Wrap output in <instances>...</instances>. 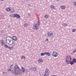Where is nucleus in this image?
Instances as JSON below:
<instances>
[{
    "mask_svg": "<svg viewBox=\"0 0 76 76\" xmlns=\"http://www.w3.org/2000/svg\"><path fill=\"white\" fill-rule=\"evenodd\" d=\"M15 70V71H16V69H19L20 70V69L19 68V66H18V65H16L15 66V67H14Z\"/></svg>",
    "mask_w": 76,
    "mask_h": 76,
    "instance_id": "obj_7",
    "label": "nucleus"
},
{
    "mask_svg": "<svg viewBox=\"0 0 76 76\" xmlns=\"http://www.w3.org/2000/svg\"><path fill=\"white\" fill-rule=\"evenodd\" d=\"M12 66V65H11V66Z\"/></svg>",
    "mask_w": 76,
    "mask_h": 76,
    "instance_id": "obj_37",
    "label": "nucleus"
},
{
    "mask_svg": "<svg viewBox=\"0 0 76 76\" xmlns=\"http://www.w3.org/2000/svg\"><path fill=\"white\" fill-rule=\"evenodd\" d=\"M50 7L51 9H55V7L53 5H51L50 6Z\"/></svg>",
    "mask_w": 76,
    "mask_h": 76,
    "instance_id": "obj_15",
    "label": "nucleus"
},
{
    "mask_svg": "<svg viewBox=\"0 0 76 76\" xmlns=\"http://www.w3.org/2000/svg\"><path fill=\"white\" fill-rule=\"evenodd\" d=\"M76 52V49H75V50H73V53H75V52Z\"/></svg>",
    "mask_w": 76,
    "mask_h": 76,
    "instance_id": "obj_29",
    "label": "nucleus"
},
{
    "mask_svg": "<svg viewBox=\"0 0 76 76\" xmlns=\"http://www.w3.org/2000/svg\"><path fill=\"white\" fill-rule=\"evenodd\" d=\"M75 6H76V2H75Z\"/></svg>",
    "mask_w": 76,
    "mask_h": 76,
    "instance_id": "obj_31",
    "label": "nucleus"
},
{
    "mask_svg": "<svg viewBox=\"0 0 76 76\" xmlns=\"http://www.w3.org/2000/svg\"><path fill=\"white\" fill-rule=\"evenodd\" d=\"M48 41V38L46 39V41Z\"/></svg>",
    "mask_w": 76,
    "mask_h": 76,
    "instance_id": "obj_30",
    "label": "nucleus"
},
{
    "mask_svg": "<svg viewBox=\"0 0 76 76\" xmlns=\"http://www.w3.org/2000/svg\"><path fill=\"white\" fill-rule=\"evenodd\" d=\"M51 76H56L55 75H52Z\"/></svg>",
    "mask_w": 76,
    "mask_h": 76,
    "instance_id": "obj_34",
    "label": "nucleus"
},
{
    "mask_svg": "<svg viewBox=\"0 0 76 76\" xmlns=\"http://www.w3.org/2000/svg\"><path fill=\"white\" fill-rule=\"evenodd\" d=\"M45 54H47L48 56H51V54L49 52H45Z\"/></svg>",
    "mask_w": 76,
    "mask_h": 76,
    "instance_id": "obj_13",
    "label": "nucleus"
},
{
    "mask_svg": "<svg viewBox=\"0 0 76 76\" xmlns=\"http://www.w3.org/2000/svg\"><path fill=\"white\" fill-rule=\"evenodd\" d=\"M57 1H59L60 0H56Z\"/></svg>",
    "mask_w": 76,
    "mask_h": 76,
    "instance_id": "obj_33",
    "label": "nucleus"
},
{
    "mask_svg": "<svg viewBox=\"0 0 76 76\" xmlns=\"http://www.w3.org/2000/svg\"><path fill=\"white\" fill-rule=\"evenodd\" d=\"M1 45H2V46H3L4 45V41L3 40H1Z\"/></svg>",
    "mask_w": 76,
    "mask_h": 76,
    "instance_id": "obj_6",
    "label": "nucleus"
},
{
    "mask_svg": "<svg viewBox=\"0 0 76 76\" xmlns=\"http://www.w3.org/2000/svg\"><path fill=\"white\" fill-rule=\"evenodd\" d=\"M6 42L7 43V44H10V45H12V44H13L14 45H13L12 47H8V49H10V50H12V49H13V48H14V47H15V46L16 45V42H13V40H11L10 39H7L6 40Z\"/></svg>",
    "mask_w": 76,
    "mask_h": 76,
    "instance_id": "obj_1",
    "label": "nucleus"
},
{
    "mask_svg": "<svg viewBox=\"0 0 76 76\" xmlns=\"http://www.w3.org/2000/svg\"><path fill=\"white\" fill-rule=\"evenodd\" d=\"M4 47L5 48H8V46H7V45H4Z\"/></svg>",
    "mask_w": 76,
    "mask_h": 76,
    "instance_id": "obj_24",
    "label": "nucleus"
},
{
    "mask_svg": "<svg viewBox=\"0 0 76 76\" xmlns=\"http://www.w3.org/2000/svg\"><path fill=\"white\" fill-rule=\"evenodd\" d=\"M11 17H13L14 18H20V15H18L17 14H12L10 15Z\"/></svg>",
    "mask_w": 76,
    "mask_h": 76,
    "instance_id": "obj_3",
    "label": "nucleus"
},
{
    "mask_svg": "<svg viewBox=\"0 0 76 76\" xmlns=\"http://www.w3.org/2000/svg\"><path fill=\"white\" fill-rule=\"evenodd\" d=\"M76 29H73L72 30V32H75V31H76Z\"/></svg>",
    "mask_w": 76,
    "mask_h": 76,
    "instance_id": "obj_28",
    "label": "nucleus"
},
{
    "mask_svg": "<svg viewBox=\"0 0 76 76\" xmlns=\"http://www.w3.org/2000/svg\"><path fill=\"white\" fill-rule=\"evenodd\" d=\"M1 0V1H3L4 0Z\"/></svg>",
    "mask_w": 76,
    "mask_h": 76,
    "instance_id": "obj_35",
    "label": "nucleus"
},
{
    "mask_svg": "<svg viewBox=\"0 0 76 76\" xmlns=\"http://www.w3.org/2000/svg\"><path fill=\"white\" fill-rule=\"evenodd\" d=\"M72 60V57L70 56H68L66 58V63L69 64V62L71 61Z\"/></svg>",
    "mask_w": 76,
    "mask_h": 76,
    "instance_id": "obj_2",
    "label": "nucleus"
},
{
    "mask_svg": "<svg viewBox=\"0 0 76 76\" xmlns=\"http://www.w3.org/2000/svg\"><path fill=\"white\" fill-rule=\"evenodd\" d=\"M63 25L64 26H67V24L66 23H64L63 24Z\"/></svg>",
    "mask_w": 76,
    "mask_h": 76,
    "instance_id": "obj_23",
    "label": "nucleus"
},
{
    "mask_svg": "<svg viewBox=\"0 0 76 76\" xmlns=\"http://www.w3.org/2000/svg\"><path fill=\"white\" fill-rule=\"evenodd\" d=\"M61 8L62 9H66V7L64 6H61Z\"/></svg>",
    "mask_w": 76,
    "mask_h": 76,
    "instance_id": "obj_17",
    "label": "nucleus"
},
{
    "mask_svg": "<svg viewBox=\"0 0 76 76\" xmlns=\"http://www.w3.org/2000/svg\"><path fill=\"white\" fill-rule=\"evenodd\" d=\"M24 26H25V27H27V26H28V25L26 24V23H25L24 24Z\"/></svg>",
    "mask_w": 76,
    "mask_h": 76,
    "instance_id": "obj_25",
    "label": "nucleus"
},
{
    "mask_svg": "<svg viewBox=\"0 0 76 76\" xmlns=\"http://www.w3.org/2000/svg\"><path fill=\"white\" fill-rule=\"evenodd\" d=\"M21 69L23 72H25V69H24V68H23V67H21Z\"/></svg>",
    "mask_w": 76,
    "mask_h": 76,
    "instance_id": "obj_18",
    "label": "nucleus"
},
{
    "mask_svg": "<svg viewBox=\"0 0 76 76\" xmlns=\"http://www.w3.org/2000/svg\"><path fill=\"white\" fill-rule=\"evenodd\" d=\"M38 26H39V24H36L33 26V29H37V27Z\"/></svg>",
    "mask_w": 76,
    "mask_h": 76,
    "instance_id": "obj_5",
    "label": "nucleus"
},
{
    "mask_svg": "<svg viewBox=\"0 0 76 76\" xmlns=\"http://www.w3.org/2000/svg\"><path fill=\"white\" fill-rule=\"evenodd\" d=\"M45 72H46V73H49V70L48 69H45Z\"/></svg>",
    "mask_w": 76,
    "mask_h": 76,
    "instance_id": "obj_16",
    "label": "nucleus"
},
{
    "mask_svg": "<svg viewBox=\"0 0 76 76\" xmlns=\"http://www.w3.org/2000/svg\"><path fill=\"white\" fill-rule=\"evenodd\" d=\"M74 62L73 61H70L69 62V63L67 64H70L71 65H73V64H74Z\"/></svg>",
    "mask_w": 76,
    "mask_h": 76,
    "instance_id": "obj_10",
    "label": "nucleus"
},
{
    "mask_svg": "<svg viewBox=\"0 0 76 76\" xmlns=\"http://www.w3.org/2000/svg\"><path fill=\"white\" fill-rule=\"evenodd\" d=\"M23 58H24V59H25V57L24 56H22L21 57V58L23 59Z\"/></svg>",
    "mask_w": 76,
    "mask_h": 76,
    "instance_id": "obj_27",
    "label": "nucleus"
},
{
    "mask_svg": "<svg viewBox=\"0 0 76 76\" xmlns=\"http://www.w3.org/2000/svg\"><path fill=\"white\" fill-rule=\"evenodd\" d=\"M36 68H33V70H34V71H36Z\"/></svg>",
    "mask_w": 76,
    "mask_h": 76,
    "instance_id": "obj_26",
    "label": "nucleus"
},
{
    "mask_svg": "<svg viewBox=\"0 0 76 76\" xmlns=\"http://www.w3.org/2000/svg\"><path fill=\"white\" fill-rule=\"evenodd\" d=\"M48 35L49 37H50L51 35H53V33L49 32V33L48 34Z\"/></svg>",
    "mask_w": 76,
    "mask_h": 76,
    "instance_id": "obj_11",
    "label": "nucleus"
},
{
    "mask_svg": "<svg viewBox=\"0 0 76 76\" xmlns=\"http://www.w3.org/2000/svg\"><path fill=\"white\" fill-rule=\"evenodd\" d=\"M10 11L12 13L15 12V9L13 8H11Z\"/></svg>",
    "mask_w": 76,
    "mask_h": 76,
    "instance_id": "obj_14",
    "label": "nucleus"
},
{
    "mask_svg": "<svg viewBox=\"0 0 76 76\" xmlns=\"http://www.w3.org/2000/svg\"><path fill=\"white\" fill-rule=\"evenodd\" d=\"M45 55V52L44 53H41V55L42 56H44Z\"/></svg>",
    "mask_w": 76,
    "mask_h": 76,
    "instance_id": "obj_19",
    "label": "nucleus"
},
{
    "mask_svg": "<svg viewBox=\"0 0 76 76\" xmlns=\"http://www.w3.org/2000/svg\"><path fill=\"white\" fill-rule=\"evenodd\" d=\"M38 23H39V22H38Z\"/></svg>",
    "mask_w": 76,
    "mask_h": 76,
    "instance_id": "obj_36",
    "label": "nucleus"
},
{
    "mask_svg": "<svg viewBox=\"0 0 76 76\" xmlns=\"http://www.w3.org/2000/svg\"><path fill=\"white\" fill-rule=\"evenodd\" d=\"M45 18H46V19H47L48 18V16L47 15H45Z\"/></svg>",
    "mask_w": 76,
    "mask_h": 76,
    "instance_id": "obj_22",
    "label": "nucleus"
},
{
    "mask_svg": "<svg viewBox=\"0 0 76 76\" xmlns=\"http://www.w3.org/2000/svg\"><path fill=\"white\" fill-rule=\"evenodd\" d=\"M12 38L14 41H17V38H16V37L15 36H13Z\"/></svg>",
    "mask_w": 76,
    "mask_h": 76,
    "instance_id": "obj_8",
    "label": "nucleus"
},
{
    "mask_svg": "<svg viewBox=\"0 0 76 76\" xmlns=\"http://www.w3.org/2000/svg\"><path fill=\"white\" fill-rule=\"evenodd\" d=\"M11 10V9L9 7H7L6 9V11L7 12H10Z\"/></svg>",
    "mask_w": 76,
    "mask_h": 76,
    "instance_id": "obj_12",
    "label": "nucleus"
},
{
    "mask_svg": "<svg viewBox=\"0 0 76 76\" xmlns=\"http://www.w3.org/2000/svg\"><path fill=\"white\" fill-rule=\"evenodd\" d=\"M52 55L53 57H57L58 56V53H57V52L56 51H53V52Z\"/></svg>",
    "mask_w": 76,
    "mask_h": 76,
    "instance_id": "obj_4",
    "label": "nucleus"
},
{
    "mask_svg": "<svg viewBox=\"0 0 76 76\" xmlns=\"http://www.w3.org/2000/svg\"><path fill=\"white\" fill-rule=\"evenodd\" d=\"M49 73H45V74L44 75V76H48L49 75Z\"/></svg>",
    "mask_w": 76,
    "mask_h": 76,
    "instance_id": "obj_20",
    "label": "nucleus"
},
{
    "mask_svg": "<svg viewBox=\"0 0 76 76\" xmlns=\"http://www.w3.org/2000/svg\"><path fill=\"white\" fill-rule=\"evenodd\" d=\"M8 70H9V71L10 70V72H11V69H9Z\"/></svg>",
    "mask_w": 76,
    "mask_h": 76,
    "instance_id": "obj_32",
    "label": "nucleus"
},
{
    "mask_svg": "<svg viewBox=\"0 0 76 76\" xmlns=\"http://www.w3.org/2000/svg\"><path fill=\"white\" fill-rule=\"evenodd\" d=\"M73 61L74 62V63H76V59L75 58L73 59Z\"/></svg>",
    "mask_w": 76,
    "mask_h": 76,
    "instance_id": "obj_21",
    "label": "nucleus"
},
{
    "mask_svg": "<svg viewBox=\"0 0 76 76\" xmlns=\"http://www.w3.org/2000/svg\"><path fill=\"white\" fill-rule=\"evenodd\" d=\"M43 61V60L42 59H39L38 60V62L39 63H40L41 62H42Z\"/></svg>",
    "mask_w": 76,
    "mask_h": 76,
    "instance_id": "obj_9",
    "label": "nucleus"
}]
</instances>
